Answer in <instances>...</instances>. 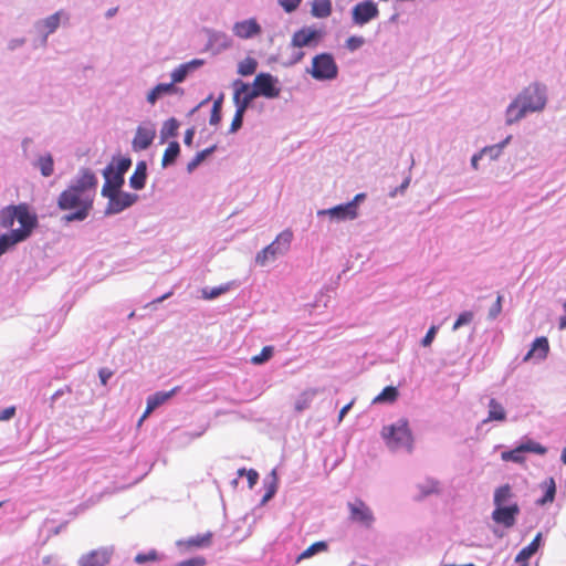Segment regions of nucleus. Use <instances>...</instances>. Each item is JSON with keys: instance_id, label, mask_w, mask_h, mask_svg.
Here are the masks:
<instances>
[{"instance_id": "nucleus-1", "label": "nucleus", "mask_w": 566, "mask_h": 566, "mask_svg": "<svg viewBox=\"0 0 566 566\" xmlns=\"http://www.w3.org/2000/svg\"><path fill=\"white\" fill-rule=\"evenodd\" d=\"M547 104V87L539 82H533L524 87L507 105L505 124L511 126L525 118L528 114L542 112Z\"/></svg>"}, {"instance_id": "nucleus-2", "label": "nucleus", "mask_w": 566, "mask_h": 566, "mask_svg": "<svg viewBox=\"0 0 566 566\" xmlns=\"http://www.w3.org/2000/svg\"><path fill=\"white\" fill-rule=\"evenodd\" d=\"M93 197L90 193H80L67 187L57 198V208L62 211L73 210L64 214L61 221L69 224L75 221H84L93 209Z\"/></svg>"}, {"instance_id": "nucleus-3", "label": "nucleus", "mask_w": 566, "mask_h": 566, "mask_svg": "<svg viewBox=\"0 0 566 566\" xmlns=\"http://www.w3.org/2000/svg\"><path fill=\"white\" fill-rule=\"evenodd\" d=\"M306 72L316 81H332L338 75V66L331 53L316 54L312 60V66Z\"/></svg>"}, {"instance_id": "nucleus-4", "label": "nucleus", "mask_w": 566, "mask_h": 566, "mask_svg": "<svg viewBox=\"0 0 566 566\" xmlns=\"http://www.w3.org/2000/svg\"><path fill=\"white\" fill-rule=\"evenodd\" d=\"M293 239V233L291 230L282 231L276 239L258 252L255 256V262L259 265H265L269 261L275 260L277 256L284 255L290 247Z\"/></svg>"}, {"instance_id": "nucleus-5", "label": "nucleus", "mask_w": 566, "mask_h": 566, "mask_svg": "<svg viewBox=\"0 0 566 566\" xmlns=\"http://www.w3.org/2000/svg\"><path fill=\"white\" fill-rule=\"evenodd\" d=\"M17 220L20 228L11 229V231L22 241L28 240L39 226L38 216L30 210L27 203L17 205Z\"/></svg>"}, {"instance_id": "nucleus-6", "label": "nucleus", "mask_w": 566, "mask_h": 566, "mask_svg": "<svg viewBox=\"0 0 566 566\" xmlns=\"http://www.w3.org/2000/svg\"><path fill=\"white\" fill-rule=\"evenodd\" d=\"M252 90L258 97L277 98L281 93L280 81L270 73L261 72L255 76Z\"/></svg>"}, {"instance_id": "nucleus-7", "label": "nucleus", "mask_w": 566, "mask_h": 566, "mask_svg": "<svg viewBox=\"0 0 566 566\" xmlns=\"http://www.w3.org/2000/svg\"><path fill=\"white\" fill-rule=\"evenodd\" d=\"M384 437L391 448H409L411 444V433L406 421L385 427Z\"/></svg>"}, {"instance_id": "nucleus-8", "label": "nucleus", "mask_w": 566, "mask_h": 566, "mask_svg": "<svg viewBox=\"0 0 566 566\" xmlns=\"http://www.w3.org/2000/svg\"><path fill=\"white\" fill-rule=\"evenodd\" d=\"M107 206L105 208V216H114L123 212L124 210L130 208L135 205L139 196L136 193H130L126 191H115L109 193Z\"/></svg>"}, {"instance_id": "nucleus-9", "label": "nucleus", "mask_w": 566, "mask_h": 566, "mask_svg": "<svg viewBox=\"0 0 566 566\" xmlns=\"http://www.w3.org/2000/svg\"><path fill=\"white\" fill-rule=\"evenodd\" d=\"M69 19L70 15L66 11L59 10L55 13L36 21L34 23V29L42 36L41 45H46L49 35L59 29L62 20L67 21Z\"/></svg>"}, {"instance_id": "nucleus-10", "label": "nucleus", "mask_w": 566, "mask_h": 566, "mask_svg": "<svg viewBox=\"0 0 566 566\" xmlns=\"http://www.w3.org/2000/svg\"><path fill=\"white\" fill-rule=\"evenodd\" d=\"M526 452L545 455L547 449L533 439L525 437L512 450L504 451L502 460H524L522 454Z\"/></svg>"}, {"instance_id": "nucleus-11", "label": "nucleus", "mask_w": 566, "mask_h": 566, "mask_svg": "<svg viewBox=\"0 0 566 566\" xmlns=\"http://www.w3.org/2000/svg\"><path fill=\"white\" fill-rule=\"evenodd\" d=\"M378 6L374 0H364L355 4L352 9L353 23L363 27L371 20L378 18Z\"/></svg>"}, {"instance_id": "nucleus-12", "label": "nucleus", "mask_w": 566, "mask_h": 566, "mask_svg": "<svg viewBox=\"0 0 566 566\" xmlns=\"http://www.w3.org/2000/svg\"><path fill=\"white\" fill-rule=\"evenodd\" d=\"M233 103L235 109L245 114L249 107L251 106L253 99L258 96L252 90V87L248 83L242 82L241 80H235L233 82Z\"/></svg>"}, {"instance_id": "nucleus-13", "label": "nucleus", "mask_w": 566, "mask_h": 566, "mask_svg": "<svg viewBox=\"0 0 566 566\" xmlns=\"http://www.w3.org/2000/svg\"><path fill=\"white\" fill-rule=\"evenodd\" d=\"M349 510V518L353 522L359 523L366 527H370L375 521L371 510L366 505L365 502L357 499L354 502L347 504Z\"/></svg>"}, {"instance_id": "nucleus-14", "label": "nucleus", "mask_w": 566, "mask_h": 566, "mask_svg": "<svg viewBox=\"0 0 566 566\" xmlns=\"http://www.w3.org/2000/svg\"><path fill=\"white\" fill-rule=\"evenodd\" d=\"M114 549L112 547H99L81 556L78 566H106L109 564Z\"/></svg>"}, {"instance_id": "nucleus-15", "label": "nucleus", "mask_w": 566, "mask_h": 566, "mask_svg": "<svg viewBox=\"0 0 566 566\" xmlns=\"http://www.w3.org/2000/svg\"><path fill=\"white\" fill-rule=\"evenodd\" d=\"M208 42L207 48L213 53L219 54L232 45V39L223 31L205 29Z\"/></svg>"}, {"instance_id": "nucleus-16", "label": "nucleus", "mask_w": 566, "mask_h": 566, "mask_svg": "<svg viewBox=\"0 0 566 566\" xmlns=\"http://www.w3.org/2000/svg\"><path fill=\"white\" fill-rule=\"evenodd\" d=\"M321 38V31L308 27H303L302 29L294 32L290 45L298 49L311 46L316 44Z\"/></svg>"}, {"instance_id": "nucleus-17", "label": "nucleus", "mask_w": 566, "mask_h": 566, "mask_svg": "<svg viewBox=\"0 0 566 566\" xmlns=\"http://www.w3.org/2000/svg\"><path fill=\"white\" fill-rule=\"evenodd\" d=\"M105 182L102 187L101 195L109 197V193L120 191L125 182V177L113 171V163H109L103 170Z\"/></svg>"}, {"instance_id": "nucleus-18", "label": "nucleus", "mask_w": 566, "mask_h": 566, "mask_svg": "<svg viewBox=\"0 0 566 566\" xmlns=\"http://www.w3.org/2000/svg\"><path fill=\"white\" fill-rule=\"evenodd\" d=\"M156 137V129L153 124L139 125L133 139V148L136 151L146 150L150 147Z\"/></svg>"}, {"instance_id": "nucleus-19", "label": "nucleus", "mask_w": 566, "mask_h": 566, "mask_svg": "<svg viewBox=\"0 0 566 566\" xmlns=\"http://www.w3.org/2000/svg\"><path fill=\"white\" fill-rule=\"evenodd\" d=\"M97 186V178L90 169H81L78 175L72 179L69 187L75 189L80 193H88V190H94Z\"/></svg>"}, {"instance_id": "nucleus-20", "label": "nucleus", "mask_w": 566, "mask_h": 566, "mask_svg": "<svg viewBox=\"0 0 566 566\" xmlns=\"http://www.w3.org/2000/svg\"><path fill=\"white\" fill-rule=\"evenodd\" d=\"M520 513V507L516 503L510 506H496L492 512V518L495 523L512 527L515 524L516 516Z\"/></svg>"}, {"instance_id": "nucleus-21", "label": "nucleus", "mask_w": 566, "mask_h": 566, "mask_svg": "<svg viewBox=\"0 0 566 566\" xmlns=\"http://www.w3.org/2000/svg\"><path fill=\"white\" fill-rule=\"evenodd\" d=\"M261 25L254 18L235 22L232 28V32L240 39H252L261 33Z\"/></svg>"}, {"instance_id": "nucleus-22", "label": "nucleus", "mask_w": 566, "mask_h": 566, "mask_svg": "<svg viewBox=\"0 0 566 566\" xmlns=\"http://www.w3.org/2000/svg\"><path fill=\"white\" fill-rule=\"evenodd\" d=\"M180 387H175L169 391H156L153 395H149L147 397V406L146 410L140 419L143 421L145 418L148 417L154 410L159 408L161 405L167 402L169 399H171L177 392H179Z\"/></svg>"}, {"instance_id": "nucleus-23", "label": "nucleus", "mask_w": 566, "mask_h": 566, "mask_svg": "<svg viewBox=\"0 0 566 566\" xmlns=\"http://www.w3.org/2000/svg\"><path fill=\"white\" fill-rule=\"evenodd\" d=\"M318 217L328 216L332 220L345 221L354 220L357 218L358 212H353L352 207L346 203H340L329 209H322L317 211Z\"/></svg>"}, {"instance_id": "nucleus-24", "label": "nucleus", "mask_w": 566, "mask_h": 566, "mask_svg": "<svg viewBox=\"0 0 566 566\" xmlns=\"http://www.w3.org/2000/svg\"><path fill=\"white\" fill-rule=\"evenodd\" d=\"M548 352V339L545 336L536 337L523 360L527 361L531 358H535L536 360L541 361L547 357Z\"/></svg>"}, {"instance_id": "nucleus-25", "label": "nucleus", "mask_w": 566, "mask_h": 566, "mask_svg": "<svg viewBox=\"0 0 566 566\" xmlns=\"http://www.w3.org/2000/svg\"><path fill=\"white\" fill-rule=\"evenodd\" d=\"M203 60L195 59L187 63L180 64L170 74L171 83H174V85L182 83L192 71L203 65Z\"/></svg>"}, {"instance_id": "nucleus-26", "label": "nucleus", "mask_w": 566, "mask_h": 566, "mask_svg": "<svg viewBox=\"0 0 566 566\" xmlns=\"http://www.w3.org/2000/svg\"><path fill=\"white\" fill-rule=\"evenodd\" d=\"M180 92V88L174 85V83H159L157 84L148 94L147 102L150 105H155L156 102L166 96V95H175Z\"/></svg>"}, {"instance_id": "nucleus-27", "label": "nucleus", "mask_w": 566, "mask_h": 566, "mask_svg": "<svg viewBox=\"0 0 566 566\" xmlns=\"http://www.w3.org/2000/svg\"><path fill=\"white\" fill-rule=\"evenodd\" d=\"M147 180V163L140 160L137 163L134 174L129 178V186L134 190H142L145 188Z\"/></svg>"}, {"instance_id": "nucleus-28", "label": "nucleus", "mask_w": 566, "mask_h": 566, "mask_svg": "<svg viewBox=\"0 0 566 566\" xmlns=\"http://www.w3.org/2000/svg\"><path fill=\"white\" fill-rule=\"evenodd\" d=\"M237 286H238V283L235 281H230V282L223 283L219 286H214V287L206 286V287L201 289V297L203 300H208V301L216 300L220 295L231 291L232 289H234Z\"/></svg>"}, {"instance_id": "nucleus-29", "label": "nucleus", "mask_w": 566, "mask_h": 566, "mask_svg": "<svg viewBox=\"0 0 566 566\" xmlns=\"http://www.w3.org/2000/svg\"><path fill=\"white\" fill-rule=\"evenodd\" d=\"M212 543V533L207 532L205 534H199L193 537H189L185 541L179 542V545H182L187 548H201L208 547Z\"/></svg>"}, {"instance_id": "nucleus-30", "label": "nucleus", "mask_w": 566, "mask_h": 566, "mask_svg": "<svg viewBox=\"0 0 566 566\" xmlns=\"http://www.w3.org/2000/svg\"><path fill=\"white\" fill-rule=\"evenodd\" d=\"M179 155H180L179 143L176 140L170 142L164 153V156H163V160H161L163 168H167V167L174 165L176 163L177 158L179 157Z\"/></svg>"}, {"instance_id": "nucleus-31", "label": "nucleus", "mask_w": 566, "mask_h": 566, "mask_svg": "<svg viewBox=\"0 0 566 566\" xmlns=\"http://www.w3.org/2000/svg\"><path fill=\"white\" fill-rule=\"evenodd\" d=\"M17 205H10L0 210V228L10 229L17 220Z\"/></svg>"}, {"instance_id": "nucleus-32", "label": "nucleus", "mask_w": 566, "mask_h": 566, "mask_svg": "<svg viewBox=\"0 0 566 566\" xmlns=\"http://www.w3.org/2000/svg\"><path fill=\"white\" fill-rule=\"evenodd\" d=\"M33 165L39 168L43 177H50L54 171V159L49 153L41 155Z\"/></svg>"}, {"instance_id": "nucleus-33", "label": "nucleus", "mask_w": 566, "mask_h": 566, "mask_svg": "<svg viewBox=\"0 0 566 566\" xmlns=\"http://www.w3.org/2000/svg\"><path fill=\"white\" fill-rule=\"evenodd\" d=\"M332 1L331 0H316L312 6V14L317 19H324L332 14Z\"/></svg>"}, {"instance_id": "nucleus-34", "label": "nucleus", "mask_w": 566, "mask_h": 566, "mask_svg": "<svg viewBox=\"0 0 566 566\" xmlns=\"http://www.w3.org/2000/svg\"><path fill=\"white\" fill-rule=\"evenodd\" d=\"M21 242L23 241L11 230L0 234V256Z\"/></svg>"}, {"instance_id": "nucleus-35", "label": "nucleus", "mask_w": 566, "mask_h": 566, "mask_svg": "<svg viewBox=\"0 0 566 566\" xmlns=\"http://www.w3.org/2000/svg\"><path fill=\"white\" fill-rule=\"evenodd\" d=\"M217 149V145H212L203 150H200L196 156L187 164V171L192 172L202 161H205L210 155Z\"/></svg>"}, {"instance_id": "nucleus-36", "label": "nucleus", "mask_w": 566, "mask_h": 566, "mask_svg": "<svg viewBox=\"0 0 566 566\" xmlns=\"http://www.w3.org/2000/svg\"><path fill=\"white\" fill-rule=\"evenodd\" d=\"M541 542V534H537L535 538L524 548L520 551L516 555L515 560H525L528 559L537 552Z\"/></svg>"}, {"instance_id": "nucleus-37", "label": "nucleus", "mask_w": 566, "mask_h": 566, "mask_svg": "<svg viewBox=\"0 0 566 566\" xmlns=\"http://www.w3.org/2000/svg\"><path fill=\"white\" fill-rule=\"evenodd\" d=\"M178 128H179V122L175 117L167 119L164 123L161 130H160L161 143H165L166 139H168L170 137H176Z\"/></svg>"}, {"instance_id": "nucleus-38", "label": "nucleus", "mask_w": 566, "mask_h": 566, "mask_svg": "<svg viewBox=\"0 0 566 566\" xmlns=\"http://www.w3.org/2000/svg\"><path fill=\"white\" fill-rule=\"evenodd\" d=\"M398 389L394 386L385 387L381 392L374 398V403L394 402L398 398Z\"/></svg>"}, {"instance_id": "nucleus-39", "label": "nucleus", "mask_w": 566, "mask_h": 566, "mask_svg": "<svg viewBox=\"0 0 566 566\" xmlns=\"http://www.w3.org/2000/svg\"><path fill=\"white\" fill-rule=\"evenodd\" d=\"M513 497L512 489L509 484L497 488L494 492L495 506H504V504Z\"/></svg>"}, {"instance_id": "nucleus-40", "label": "nucleus", "mask_w": 566, "mask_h": 566, "mask_svg": "<svg viewBox=\"0 0 566 566\" xmlns=\"http://www.w3.org/2000/svg\"><path fill=\"white\" fill-rule=\"evenodd\" d=\"M505 410L503 408V406L497 402L495 399H490V402H489V417H488V420H496V421H502L505 419Z\"/></svg>"}, {"instance_id": "nucleus-41", "label": "nucleus", "mask_w": 566, "mask_h": 566, "mask_svg": "<svg viewBox=\"0 0 566 566\" xmlns=\"http://www.w3.org/2000/svg\"><path fill=\"white\" fill-rule=\"evenodd\" d=\"M224 95L221 93L213 102L211 115L209 119L210 125H218L221 122V111Z\"/></svg>"}, {"instance_id": "nucleus-42", "label": "nucleus", "mask_w": 566, "mask_h": 566, "mask_svg": "<svg viewBox=\"0 0 566 566\" xmlns=\"http://www.w3.org/2000/svg\"><path fill=\"white\" fill-rule=\"evenodd\" d=\"M258 67V62L253 57H245L238 64V73L242 76L252 75Z\"/></svg>"}, {"instance_id": "nucleus-43", "label": "nucleus", "mask_w": 566, "mask_h": 566, "mask_svg": "<svg viewBox=\"0 0 566 566\" xmlns=\"http://www.w3.org/2000/svg\"><path fill=\"white\" fill-rule=\"evenodd\" d=\"M113 171L125 177V174L132 166V159L126 156H120L113 159Z\"/></svg>"}, {"instance_id": "nucleus-44", "label": "nucleus", "mask_w": 566, "mask_h": 566, "mask_svg": "<svg viewBox=\"0 0 566 566\" xmlns=\"http://www.w3.org/2000/svg\"><path fill=\"white\" fill-rule=\"evenodd\" d=\"M274 354V347L269 345L264 346L259 355H255L251 358V363L253 365H262L266 363Z\"/></svg>"}, {"instance_id": "nucleus-45", "label": "nucleus", "mask_w": 566, "mask_h": 566, "mask_svg": "<svg viewBox=\"0 0 566 566\" xmlns=\"http://www.w3.org/2000/svg\"><path fill=\"white\" fill-rule=\"evenodd\" d=\"M327 549V544L325 542H316L308 546L298 557V559L310 558L318 552H324Z\"/></svg>"}, {"instance_id": "nucleus-46", "label": "nucleus", "mask_w": 566, "mask_h": 566, "mask_svg": "<svg viewBox=\"0 0 566 566\" xmlns=\"http://www.w3.org/2000/svg\"><path fill=\"white\" fill-rule=\"evenodd\" d=\"M474 314L471 311H464L457 317L452 329L457 331L464 325H469L473 321Z\"/></svg>"}, {"instance_id": "nucleus-47", "label": "nucleus", "mask_w": 566, "mask_h": 566, "mask_svg": "<svg viewBox=\"0 0 566 566\" xmlns=\"http://www.w3.org/2000/svg\"><path fill=\"white\" fill-rule=\"evenodd\" d=\"M546 492L543 499L538 501L539 504H545L547 502H553L555 497L556 486L554 480L551 478L545 482Z\"/></svg>"}, {"instance_id": "nucleus-48", "label": "nucleus", "mask_w": 566, "mask_h": 566, "mask_svg": "<svg viewBox=\"0 0 566 566\" xmlns=\"http://www.w3.org/2000/svg\"><path fill=\"white\" fill-rule=\"evenodd\" d=\"M271 476H272V481L269 483V486L266 489V492L265 494L263 495V499H262V503H265L268 502L270 499L273 497V495L275 494L276 492V489H277V479H276V473H275V470H272L271 472Z\"/></svg>"}, {"instance_id": "nucleus-49", "label": "nucleus", "mask_w": 566, "mask_h": 566, "mask_svg": "<svg viewBox=\"0 0 566 566\" xmlns=\"http://www.w3.org/2000/svg\"><path fill=\"white\" fill-rule=\"evenodd\" d=\"M157 559H158V554L155 549H151L148 553H139L134 558L135 563H137V564H145L147 562H155Z\"/></svg>"}, {"instance_id": "nucleus-50", "label": "nucleus", "mask_w": 566, "mask_h": 566, "mask_svg": "<svg viewBox=\"0 0 566 566\" xmlns=\"http://www.w3.org/2000/svg\"><path fill=\"white\" fill-rule=\"evenodd\" d=\"M244 115H245L244 113L235 109L234 117L232 119V123H231L230 129H229L230 134L237 133L242 127Z\"/></svg>"}, {"instance_id": "nucleus-51", "label": "nucleus", "mask_w": 566, "mask_h": 566, "mask_svg": "<svg viewBox=\"0 0 566 566\" xmlns=\"http://www.w3.org/2000/svg\"><path fill=\"white\" fill-rule=\"evenodd\" d=\"M365 44L363 36L352 35L346 40V48L349 51H356Z\"/></svg>"}, {"instance_id": "nucleus-52", "label": "nucleus", "mask_w": 566, "mask_h": 566, "mask_svg": "<svg viewBox=\"0 0 566 566\" xmlns=\"http://www.w3.org/2000/svg\"><path fill=\"white\" fill-rule=\"evenodd\" d=\"M502 301L503 296L499 294L495 303L489 310L488 316L490 319H495L502 312Z\"/></svg>"}, {"instance_id": "nucleus-53", "label": "nucleus", "mask_w": 566, "mask_h": 566, "mask_svg": "<svg viewBox=\"0 0 566 566\" xmlns=\"http://www.w3.org/2000/svg\"><path fill=\"white\" fill-rule=\"evenodd\" d=\"M438 331H439V326L432 325V326L428 329V332H427V334L424 335V337L421 339V345H422L423 347H428V346H430V345L432 344V342L434 340V338H436V335H437Z\"/></svg>"}, {"instance_id": "nucleus-54", "label": "nucleus", "mask_w": 566, "mask_h": 566, "mask_svg": "<svg viewBox=\"0 0 566 566\" xmlns=\"http://www.w3.org/2000/svg\"><path fill=\"white\" fill-rule=\"evenodd\" d=\"M302 0H279V4L286 13L294 12L301 4Z\"/></svg>"}, {"instance_id": "nucleus-55", "label": "nucleus", "mask_w": 566, "mask_h": 566, "mask_svg": "<svg viewBox=\"0 0 566 566\" xmlns=\"http://www.w3.org/2000/svg\"><path fill=\"white\" fill-rule=\"evenodd\" d=\"M238 472H239V475H243V474L247 475L248 485L250 489H252L256 484L259 474L255 470L251 469V470L245 471L244 469H240Z\"/></svg>"}, {"instance_id": "nucleus-56", "label": "nucleus", "mask_w": 566, "mask_h": 566, "mask_svg": "<svg viewBox=\"0 0 566 566\" xmlns=\"http://www.w3.org/2000/svg\"><path fill=\"white\" fill-rule=\"evenodd\" d=\"M501 150L495 145L493 146H486L482 149V154L484 156H489L491 160H495L501 155Z\"/></svg>"}, {"instance_id": "nucleus-57", "label": "nucleus", "mask_w": 566, "mask_h": 566, "mask_svg": "<svg viewBox=\"0 0 566 566\" xmlns=\"http://www.w3.org/2000/svg\"><path fill=\"white\" fill-rule=\"evenodd\" d=\"M113 375L114 371L106 367H103L98 370L99 381L103 386H107V382L113 377Z\"/></svg>"}, {"instance_id": "nucleus-58", "label": "nucleus", "mask_w": 566, "mask_h": 566, "mask_svg": "<svg viewBox=\"0 0 566 566\" xmlns=\"http://www.w3.org/2000/svg\"><path fill=\"white\" fill-rule=\"evenodd\" d=\"M17 412V408L14 406L7 407L0 410V422L11 420Z\"/></svg>"}, {"instance_id": "nucleus-59", "label": "nucleus", "mask_w": 566, "mask_h": 566, "mask_svg": "<svg viewBox=\"0 0 566 566\" xmlns=\"http://www.w3.org/2000/svg\"><path fill=\"white\" fill-rule=\"evenodd\" d=\"M366 199V193H357L353 200L348 201L347 205L352 207L353 212H358V206Z\"/></svg>"}, {"instance_id": "nucleus-60", "label": "nucleus", "mask_w": 566, "mask_h": 566, "mask_svg": "<svg viewBox=\"0 0 566 566\" xmlns=\"http://www.w3.org/2000/svg\"><path fill=\"white\" fill-rule=\"evenodd\" d=\"M308 405H310V398H308L307 394H303L295 401V409L297 411H303L308 407Z\"/></svg>"}, {"instance_id": "nucleus-61", "label": "nucleus", "mask_w": 566, "mask_h": 566, "mask_svg": "<svg viewBox=\"0 0 566 566\" xmlns=\"http://www.w3.org/2000/svg\"><path fill=\"white\" fill-rule=\"evenodd\" d=\"M410 176L406 177L403 179V181L400 184V186L396 187L391 192H390V197H396L398 193H403L406 191V189L409 187L410 185Z\"/></svg>"}, {"instance_id": "nucleus-62", "label": "nucleus", "mask_w": 566, "mask_h": 566, "mask_svg": "<svg viewBox=\"0 0 566 566\" xmlns=\"http://www.w3.org/2000/svg\"><path fill=\"white\" fill-rule=\"evenodd\" d=\"M305 53L303 51H297V52H294L289 62L284 63L285 66H292V65H295L297 64L298 62H301L304 57Z\"/></svg>"}, {"instance_id": "nucleus-63", "label": "nucleus", "mask_w": 566, "mask_h": 566, "mask_svg": "<svg viewBox=\"0 0 566 566\" xmlns=\"http://www.w3.org/2000/svg\"><path fill=\"white\" fill-rule=\"evenodd\" d=\"M25 43V39L24 38H15V39H11L8 43V49L10 51H14L17 50L18 48H21L23 44Z\"/></svg>"}, {"instance_id": "nucleus-64", "label": "nucleus", "mask_w": 566, "mask_h": 566, "mask_svg": "<svg viewBox=\"0 0 566 566\" xmlns=\"http://www.w3.org/2000/svg\"><path fill=\"white\" fill-rule=\"evenodd\" d=\"M195 134H196L195 127H190L186 130L185 137H184V143L186 146L190 147L192 145Z\"/></svg>"}]
</instances>
